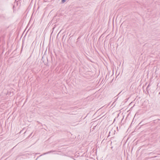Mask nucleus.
I'll list each match as a JSON object with an SVG mask.
<instances>
[{
    "instance_id": "obj_2",
    "label": "nucleus",
    "mask_w": 160,
    "mask_h": 160,
    "mask_svg": "<svg viewBox=\"0 0 160 160\" xmlns=\"http://www.w3.org/2000/svg\"><path fill=\"white\" fill-rule=\"evenodd\" d=\"M157 137V135L156 133L152 134L151 135V138L153 139H155Z\"/></svg>"
},
{
    "instance_id": "obj_9",
    "label": "nucleus",
    "mask_w": 160,
    "mask_h": 160,
    "mask_svg": "<svg viewBox=\"0 0 160 160\" xmlns=\"http://www.w3.org/2000/svg\"><path fill=\"white\" fill-rule=\"evenodd\" d=\"M152 153V152H150V153H149L148 154L150 155V154Z\"/></svg>"
},
{
    "instance_id": "obj_7",
    "label": "nucleus",
    "mask_w": 160,
    "mask_h": 160,
    "mask_svg": "<svg viewBox=\"0 0 160 160\" xmlns=\"http://www.w3.org/2000/svg\"><path fill=\"white\" fill-rule=\"evenodd\" d=\"M96 126H94V127L93 128V129H95V128H96Z\"/></svg>"
},
{
    "instance_id": "obj_11",
    "label": "nucleus",
    "mask_w": 160,
    "mask_h": 160,
    "mask_svg": "<svg viewBox=\"0 0 160 160\" xmlns=\"http://www.w3.org/2000/svg\"><path fill=\"white\" fill-rule=\"evenodd\" d=\"M115 121L114 120V121H113V122H115Z\"/></svg>"
},
{
    "instance_id": "obj_6",
    "label": "nucleus",
    "mask_w": 160,
    "mask_h": 160,
    "mask_svg": "<svg viewBox=\"0 0 160 160\" xmlns=\"http://www.w3.org/2000/svg\"><path fill=\"white\" fill-rule=\"evenodd\" d=\"M65 0H62V2H65Z\"/></svg>"
},
{
    "instance_id": "obj_12",
    "label": "nucleus",
    "mask_w": 160,
    "mask_h": 160,
    "mask_svg": "<svg viewBox=\"0 0 160 160\" xmlns=\"http://www.w3.org/2000/svg\"><path fill=\"white\" fill-rule=\"evenodd\" d=\"M26 132V131L24 132V133H25Z\"/></svg>"
},
{
    "instance_id": "obj_3",
    "label": "nucleus",
    "mask_w": 160,
    "mask_h": 160,
    "mask_svg": "<svg viewBox=\"0 0 160 160\" xmlns=\"http://www.w3.org/2000/svg\"><path fill=\"white\" fill-rule=\"evenodd\" d=\"M143 121H142L141 122H140L138 124V125L140 126H142L145 124V123L143 122Z\"/></svg>"
},
{
    "instance_id": "obj_8",
    "label": "nucleus",
    "mask_w": 160,
    "mask_h": 160,
    "mask_svg": "<svg viewBox=\"0 0 160 160\" xmlns=\"http://www.w3.org/2000/svg\"><path fill=\"white\" fill-rule=\"evenodd\" d=\"M122 121H121L120 122H121V123H120V124H121V126L122 125Z\"/></svg>"
},
{
    "instance_id": "obj_4",
    "label": "nucleus",
    "mask_w": 160,
    "mask_h": 160,
    "mask_svg": "<svg viewBox=\"0 0 160 160\" xmlns=\"http://www.w3.org/2000/svg\"><path fill=\"white\" fill-rule=\"evenodd\" d=\"M135 121H132V122H131V125H132L133 124H134V123H135Z\"/></svg>"
},
{
    "instance_id": "obj_1",
    "label": "nucleus",
    "mask_w": 160,
    "mask_h": 160,
    "mask_svg": "<svg viewBox=\"0 0 160 160\" xmlns=\"http://www.w3.org/2000/svg\"><path fill=\"white\" fill-rule=\"evenodd\" d=\"M55 151H54V150H51V151H49V152H46L43 153L39 157H40V156H42L43 155H46V154H49V153H51V152H54Z\"/></svg>"
},
{
    "instance_id": "obj_13",
    "label": "nucleus",
    "mask_w": 160,
    "mask_h": 160,
    "mask_svg": "<svg viewBox=\"0 0 160 160\" xmlns=\"http://www.w3.org/2000/svg\"><path fill=\"white\" fill-rule=\"evenodd\" d=\"M22 132V131H20V133L21 132Z\"/></svg>"
},
{
    "instance_id": "obj_5",
    "label": "nucleus",
    "mask_w": 160,
    "mask_h": 160,
    "mask_svg": "<svg viewBox=\"0 0 160 160\" xmlns=\"http://www.w3.org/2000/svg\"><path fill=\"white\" fill-rule=\"evenodd\" d=\"M32 133L30 134V135L28 136V138L30 137L31 136V135L32 134Z\"/></svg>"
},
{
    "instance_id": "obj_10",
    "label": "nucleus",
    "mask_w": 160,
    "mask_h": 160,
    "mask_svg": "<svg viewBox=\"0 0 160 160\" xmlns=\"http://www.w3.org/2000/svg\"><path fill=\"white\" fill-rule=\"evenodd\" d=\"M156 156H154V157H152V158H156Z\"/></svg>"
}]
</instances>
